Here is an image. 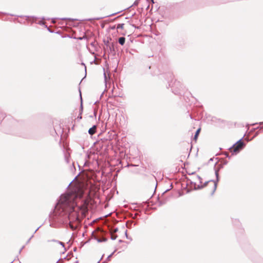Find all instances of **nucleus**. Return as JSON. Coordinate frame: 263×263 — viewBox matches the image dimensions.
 <instances>
[{
  "label": "nucleus",
  "mask_w": 263,
  "mask_h": 263,
  "mask_svg": "<svg viewBox=\"0 0 263 263\" xmlns=\"http://www.w3.org/2000/svg\"><path fill=\"white\" fill-rule=\"evenodd\" d=\"M84 185L81 183L76 184L71 190L65 195L61 196L59 203L64 205H69L70 211L68 215L69 224L72 230H76L81 221V218L85 216L88 211V205L91 200L89 195L86 199L81 201L84 194Z\"/></svg>",
  "instance_id": "f257e3e1"
},
{
  "label": "nucleus",
  "mask_w": 263,
  "mask_h": 263,
  "mask_svg": "<svg viewBox=\"0 0 263 263\" xmlns=\"http://www.w3.org/2000/svg\"><path fill=\"white\" fill-rule=\"evenodd\" d=\"M243 146V142L242 141L239 140L230 148V151L233 154H236L242 149Z\"/></svg>",
  "instance_id": "f03ea898"
},
{
  "label": "nucleus",
  "mask_w": 263,
  "mask_h": 263,
  "mask_svg": "<svg viewBox=\"0 0 263 263\" xmlns=\"http://www.w3.org/2000/svg\"><path fill=\"white\" fill-rule=\"evenodd\" d=\"M97 132V126L93 125L91 128L88 130V133L90 135H94Z\"/></svg>",
  "instance_id": "7ed1b4c3"
},
{
  "label": "nucleus",
  "mask_w": 263,
  "mask_h": 263,
  "mask_svg": "<svg viewBox=\"0 0 263 263\" xmlns=\"http://www.w3.org/2000/svg\"><path fill=\"white\" fill-rule=\"evenodd\" d=\"M125 37H120L119 39V43L120 44H121V45H123L125 43Z\"/></svg>",
  "instance_id": "20e7f679"
},
{
  "label": "nucleus",
  "mask_w": 263,
  "mask_h": 263,
  "mask_svg": "<svg viewBox=\"0 0 263 263\" xmlns=\"http://www.w3.org/2000/svg\"><path fill=\"white\" fill-rule=\"evenodd\" d=\"M200 130H201V128H199L197 130V131H196V134H195V136H194V139L195 141H196V140H197V138H198V135H199V133H200Z\"/></svg>",
  "instance_id": "39448f33"
},
{
  "label": "nucleus",
  "mask_w": 263,
  "mask_h": 263,
  "mask_svg": "<svg viewBox=\"0 0 263 263\" xmlns=\"http://www.w3.org/2000/svg\"><path fill=\"white\" fill-rule=\"evenodd\" d=\"M124 24H119L117 26V29H124Z\"/></svg>",
  "instance_id": "423d86ee"
},
{
  "label": "nucleus",
  "mask_w": 263,
  "mask_h": 263,
  "mask_svg": "<svg viewBox=\"0 0 263 263\" xmlns=\"http://www.w3.org/2000/svg\"><path fill=\"white\" fill-rule=\"evenodd\" d=\"M57 243L58 245H62L63 246V243L62 242H57Z\"/></svg>",
  "instance_id": "0eeeda50"
},
{
  "label": "nucleus",
  "mask_w": 263,
  "mask_h": 263,
  "mask_svg": "<svg viewBox=\"0 0 263 263\" xmlns=\"http://www.w3.org/2000/svg\"><path fill=\"white\" fill-rule=\"evenodd\" d=\"M153 2V0H152Z\"/></svg>",
  "instance_id": "6e6552de"
}]
</instances>
